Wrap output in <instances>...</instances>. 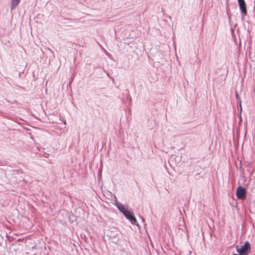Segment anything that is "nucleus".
I'll list each match as a JSON object with an SVG mask.
<instances>
[{"label":"nucleus","mask_w":255,"mask_h":255,"mask_svg":"<svg viewBox=\"0 0 255 255\" xmlns=\"http://www.w3.org/2000/svg\"><path fill=\"white\" fill-rule=\"evenodd\" d=\"M236 248L237 251L240 254V255H248L250 252V244L249 242H246L245 245L240 249L238 248V246H237Z\"/></svg>","instance_id":"nucleus-1"},{"label":"nucleus","mask_w":255,"mask_h":255,"mask_svg":"<svg viewBox=\"0 0 255 255\" xmlns=\"http://www.w3.org/2000/svg\"><path fill=\"white\" fill-rule=\"evenodd\" d=\"M236 195L238 198L244 200L246 198V191L245 188L240 186L237 190Z\"/></svg>","instance_id":"nucleus-2"},{"label":"nucleus","mask_w":255,"mask_h":255,"mask_svg":"<svg viewBox=\"0 0 255 255\" xmlns=\"http://www.w3.org/2000/svg\"><path fill=\"white\" fill-rule=\"evenodd\" d=\"M240 8L244 15L247 13L246 4L244 0H238Z\"/></svg>","instance_id":"nucleus-3"},{"label":"nucleus","mask_w":255,"mask_h":255,"mask_svg":"<svg viewBox=\"0 0 255 255\" xmlns=\"http://www.w3.org/2000/svg\"><path fill=\"white\" fill-rule=\"evenodd\" d=\"M125 216H126L128 219L133 221L134 223H136L137 222V221L135 217H134L131 213L128 210H127L125 213L123 214Z\"/></svg>","instance_id":"nucleus-4"},{"label":"nucleus","mask_w":255,"mask_h":255,"mask_svg":"<svg viewBox=\"0 0 255 255\" xmlns=\"http://www.w3.org/2000/svg\"><path fill=\"white\" fill-rule=\"evenodd\" d=\"M20 0H11V9H13L18 4Z\"/></svg>","instance_id":"nucleus-5"},{"label":"nucleus","mask_w":255,"mask_h":255,"mask_svg":"<svg viewBox=\"0 0 255 255\" xmlns=\"http://www.w3.org/2000/svg\"><path fill=\"white\" fill-rule=\"evenodd\" d=\"M119 210L124 214L127 210L123 206V205H119L118 207Z\"/></svg>","instance_id":"nucleus-6"},{"label":"nucleus","mask_w":255,"mask_h":255,"mask_svg":"<svg viewBox=\"0 0 255 255\" xmlns=\"http://www.w3.org/2000/svg\"><path fill=\"white\" fill-rule=\"evenodd\" d=\"M236 98L238 99L239 98V95L237 93H236Z\"/></svg>","instance_id":"nucleus-7"},{"label":"nucleus","mask_w":255,"mask_h":255,"mask_svg":"<svg viewBox=\"0 0 255 255\" xmlns=\"http://www.w3.org/2000/svg\"><path fill=\"white\" fill-rule=\"evenodd\" d=\"M240 107H241V110H242V106H241V103H240Z\"/></svg>","instance_id":"nucleus-8"},{"label":"nucleus","mask_w":255,"mask_h":255,"mask_svg":"<svg viewBox=\"0 0 255 255\" xmlns=\"http://www.w3.org/2000/svg\"><path fill=\"white\" fill-rule=\"evenodd\" d=\"M234 255H237V254H234Z\"/></svg>","instance_id":"nucleus-9"}]
</instances>
